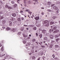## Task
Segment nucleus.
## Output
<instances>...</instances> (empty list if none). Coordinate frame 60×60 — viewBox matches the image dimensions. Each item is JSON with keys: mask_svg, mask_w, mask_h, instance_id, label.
Listing matches in <instances>:
<instances>
[{"mask_svg": "<svg viewBox=\"0 0 60 60\" xmlns=\"http://www.w3.org/2000/svg\"><path fill=\"white\" fill-rule=\"evenodd\" d=\"M22 35L23 37L24 38H26V37L28 36L27 35L25 34H23Z\"/></svg>", "mask_w": 60, "mask_h": 60, "instance_id": "f257e3e1", "label": "nucleus"}, {"mask_svg": "<svg viewBox=\"0 0 60 60\" xmlns=\"http://www.w3.org/2000/svg\"><path fill=\"white\" fill-rule=\"evenodd\" d=\"M56 27L55 26L54 27L53 29L52 30V31H53L54 30H56Z\"/></svg>", "mask_w": 60, "mask_h": 60, "instance_id": "f03ea898", "label": "nucleus"}, {"mask_svg": "<svg viewBox=\"0 0 60 60\" xmlns=\"http://www.w3.org/2000/svg\"><path fill=\"white\" fill-rule=\"evenodd\" d=\"M53 8L55 10H57V8L56 6H54L53 7Z\"/></svg>", "mask_w": 60, "mask_h": 60, "instance_id": "7ed1b4c3", "label": "nucleus"}, {"mask_svg": "<svg viewBox=\"0 0 60 60\" xmlns=\"http://www.w3.org/2000/svg\"><path fill=\"white\" fill-rule=\"evenodd\" d=\"M9 26H11L12 25V22L11 21H9Z\"/></svg>", "mask_w": 60, "mask_h": 60, "instance_id": "20e7f679", "label": "nucleus"}, {"mask_svg": "<svg viewBox=\"0 0 60 60\" xmlns=\"http://www.w3.org/2000/svg\"><path fill=\"white\" fill-rule=\"evenodd\" d=\"M39 17H36L35 18V19L36 20H39Z\"/></svg>", "mask_w": 60, "mask_h": 60, "instance_id": "39448f33", "label": "nucleus"}, {"mask_svg": "<svg viewBox=\"0 0 60 60\" xmlns=\"http://www.w3.org/2000/svg\"><path fill=\"white\" fill-rule=\"evenodd\" d=\"M45 26H48L49 25V22H48L47 23H45Z\"/></svg>", "mask_w": 60, "mask_h": 60, "instance_id": "423d86ee", "label": "nucleus"}, {"mask_svg": "<svg viewBox=\"0 0 60 60\" xmlns=\"http://www.w3.org/2000/svg\"><path fill=\"white\" fill-rule=\"evenodd\" d=\"M50 38L51 39H53V35H50Z\"/></svg>", "mask_w": 60, "mask_h": 60, "instance_id": "0eeeda50", "label": "nucleus"}, {"mask_svg": "<svg viewBox=\"0 0 60 60\" xmlns=\"http://www.w3.org/2000/svg\"><path fill=\"white\" fill-rule=\"evenodd\" d=\"M11 30L12 32H15L16 31V29L15 28H13Z\"/></svg>", "mask_w": 60, "mask_h": 60, "instance_id": "6e6552de", "label": "nucleus"}, {"mask_svg": "<svg viewBox=\"0 0 60 60\" xmlns=\"http://www.w3.org/2000/svg\"><path fill=\"white\" fill-rule=\"evenodd\" d=\"M42 33L43 34H45L46 33V30H43V31L42 32Z\"/></svg>", "mask_w": 60, "mask_h": 60, "instance_id": "1a4fd4ad", "label": "nucleus"}, {"mask_svg": "<svg viewBox=\"0 0 60 60\" xmlns=\"http://www.w3.org/2000/svg\"><path fill=\"white\" fill-rule=\"evenodd\" d=\"M48 20H45L44 21V23L45 24H47L48 23H49V22H48Z\"/></svg>", "mask_w": 60, "mask_h": 60, "instance_id": "9d476101", "label": "nucleus"}, {"mask_svg": "<svg viewBox=\"0 0 60 60\" xmlns=\"http://www.w3.org/2000/svg\"><path fill=\"white\" fill-rule=\"evenodd\" d=\"M52 18L53 19H55L56 18H57V17L56 16H54L52 17Z\"/></svg>", "mask_w": 60, "mask_h": 60, "instance_id": "9b49d317", "label": "nucleus"}, {"mask_svg": "<svg viewBox=\"0 0 60 60\" xmlns=\"http://www.w3.org/2000/svg\"><path fill=\"white\" fill-rule=\"evenodd\" d=\"M6 30L7 31H9V30H11V28L8 27L6 28Z\"/></svg>", "mask_w": 60, "mask_h": 60, "instance_id": "f8f14e48", "label": "nucleus"}, {"mask_svg": "<svg viewBox=\"0 0 60 60\" xmlns=\"http://www.w3.org/2000/svg\"><path fill=\"white\" fill-rule=\"evenodd\" d=\"M12 16H13V17H16V15L15 14H12Z\"/></svg>", "mask_w": 60, "mask_h": 60, "instance_id": "ddd939ff", "label": "nucleus"}, {"mask_svg": "<svg viewBox=\"0 0 60 60\" xmlns=\"http://www.w3.org/2000/svg\"><path fill=\"white\" fill-rule=\"evenodd\" d=\"M59 47V46L58 45H55V47L56 48H58Z\"/></svg>", "mask_w": 60, "mask_h": 60, "instance_id": "4468645a", "label": "nucleus"}, {"mask_svg": "<svg viewBox=\"0 0 60 60\" xmlns=\"http://www.w3.org/2000/svg\"><path fill=\"white\" fill-rule=\"evenodd\" d=\"M42 36V34H40L39 36V37L40 38H41Z\"/></svg>", "mask_w": 60, "mask_h": 60, "instance_id": "2eb2a0df", "label": "nucleus"}, {"mask_svg": "<svg viewBox=\"0 0 60 60\" xmlns=\"http://www.w3.org/2000/svg\"><path fill=\"white\" fill-rule=\"evenodd\" d=\"M44 39L45 41H47L48 38H47V37H45L44 38Z\"/></svg>", "mask_w": 60, "mask_h": 60, "instance_id": "dca6fc26", "label": "nucleus"}, {"mask_svg": "<svg viewBox=\"0 0 60 60\" xmlns=\"http://www.w3.org/2000/svg\"><path fill=\"white\" fill-rule=\"evenodd\" d=\"M22 42L24 44H26V40H23L22 41Z\"/></svg>", "mask_w": 60, "mask_h": 60, "instance_id": "f3484780", "label": "nucleus"}, {"mask_svg": "<svg viewBox=\"0 0 60 60\" xmlns=\"http://www.w3.org/2000/svg\"><path fill=\"white\" fill-rule=\"evenodd\" d=\"M51 4V2H48L47 3V4L48 5H50V4Z\"/></svg>", "mask_w": 60, "mask_h": 60, "instance_id": "a211bd4d", "label": "nucleus"}, {"mask_svg": "<svg viewBox=\"0 0 60 60\" xmlns=\"http://www.w3.org/2000/svg\"><path fill=\"white\" fill-rule=\"evenodd\" d=\"M54 24V22H51L50 23V25H52V24Z\"/></svg>", "mask_w": 60, "mask_h": 60, "instance_id": "6ab92c4d", "label": "nucleus"}, {"mask_svg": "<svg viewBox=\"0 0 60 60\" xmlns=\"http://www.w3.org/2000/svg\"><path fill=\"white\" fill-rule=\"evenodd\" d=\"M21 34V32H19L18 33H17V34L18 35H20Z\"/></svg>", "mask_w": 60, "mask_h": 60, "instance_id": "aec40b11", "label": "nucleus"}, {"mask_svg": "<svg viewBox=\"0 0 60 60\" xmlns=\"http://www.w3.org/2000/svg\"><path fill=\"white\" fill-rule=\"evenodd\" d=\"M59 37V36L58 35H56L55 36V37L56 38H57V37Z\"/></svg>", "mask_w": 60, "mask_h": 60, "instance_id": "412c9836", "label": "nucleus"}, {"mask_svg": "<svg viewBox=\"0 0 60 60\" xmlns=\"http://www.w3.org/2000/svg\"><path fill=\"white\" fill-rule=\"evenodd\" d=\"M17 4H15L13 5V7L14 8H15V7H16V6H17Z\"/></svg>", "mask_w": 60, "mask_h": 60, "instance_id": "4be33fe9", "label": "nucleus"}, {"mask_svg": "<svg viewBox=\"0 0 60 60\" xmlns=\"http://www.w3.org/2000/svg\"><path fill=\"white\" fill-rule=\"evenodd\" d=\"M24 27H22L21 28V30L22 31L24 30Z\"/></svg>", "mask_w": 60, "mask_h": 60, "instance_id": "5701e85b", "label": "nucleus"}, {"mask_svg": "<svg viewBox=\"0 0 60 60\" xmlns=\"http://www.w3.org/2000/svg\"><path fill=\"white\" fill-rule=\"evenodd\" d=\"M5 16H7V15H8V13L7 12H6L5 14Z\"/></svg>", "mask_w": 60, "mask_h": 60, "instance_id": "b1692460", "label": "nucleus"}, {"mask_svg": "<svg viewBox=\"0 0 60 60\" xmlns=\"http://www.w3.org/2000/svg\"><path fill=\"white\" fill-rule=\"evenodd\" d=\"M33 30H36V27H34L33 28Z\"/></svg>", "mask_w": 60, "mask_h": 60, "instance_id": "393cba45", "label": "nucleus"}, {"mask_svg": "<svg viewBox=\"0 0 60 60\" xmlns=\"http://www.w3.org/2000/svg\"><path fill=\"white\" fill-rule=\"evenodd\" d=\"M49 31L50 33H51V32H53V31H52V29H49Z\"/></svg>", "mask_w": 60, "mask_h": 60, "instance_id": "a878e982", "label": "nucleus"}, {"mask_svg": "<svg viewBox=\"0 0 60 60\" xmlns=\"http://www.w3.org/2000/svg\"><path fill=\"white\" fill-rule=\"evenodd\" d=\"M47 11L48 12H51V11H52L51 10L49 9L47 10Z\"/></svg>", "mask_w": 60, "mask_h": 60, "instance_id": "bb28decb", "label": "nucleus"}, {"mask_svg": "<svg viewBox=\"0 0 60 60\" xmlns=\"http://www.w3.org/2000/svg\"><path fill=\"white\" fill-rule=\"evenodd\" d=\"M3 48H4V46H2L1 48V51H3V50H4Z\"/></svg>", "mask_w": 60, "mask_h": 60, "instance_id": "cd10ccee", "label": "nucleus"}, {"mask_svg": "<svg viewBox=\"0 0 60 60\" xmlns=\"http://www.w3.org/2000/svg\"><path fill=\"white\" fill-rule=\"evenodd\" d=\"M5 55V54H4V55H0V57H3V56H4Z\"/></svg>", "mask_w": 60, "mask_h": 60, "instance_id": "c85d7f7f", "label": "nucleus"}, {"mask_svg": "<svg viewBox=\"0 0 60 60\" xmlns=\"http://www.w3.org/2000/svg\"><path fill=\"white\" fill-rule=\"evenodd\" d=\"M6 22V21H5L4 20H3L2 21V23H5Z\"/></svg>", "mask_w": 60, "mask_h": 60, "instance_id": "c756f323", "label": "nucleus"}, {"mask_svg": "<svg viewBox=\"0 0 60 60\" xmlns=\"http://www.w3.org/2000/svg\"><path fill=\"white\" fill-rule=\"evenodd\" d=\"M17 20L19 21H20L21 20H20V19L19 18H18L17 19Z\"/></svg>", "mask_w": 60, "mask_h": 60, "instance_id": "7c9ffc66", "label": "nucleus"}, {"mask_svg": "<svg viewBox=\"0 0 60 60\" xmlns=\"http://www.w3.org/2000/svg\"><path fill=\"white\" fill-rule=\"evenodd\" d=\"M32 59H35V57L34 56H33L32 57Z\"/></svg>", "mask_w": 60, "mask_h": 60, "instance_id": "2f4dec72", "label": "nucleus"}, {"mask_svg": "<svg viewBox=\"0 0 60 60\" xmlns=\"http://www.w3.org/2000/svg\"><path fill=\"white\" fill-rule=\"evenodd\" d=\"M30 37H28L27 38V40H29V39H30Z\"/></svg>", "mask_w": 60, "mask_h": 60, "instance_id": "473e14b6", "label": "nucleus"}, {"mask_svg": "<svg viewBox=\"0 0 60 60\" xmlns=\"http://www.w3.org/2000/svg\"><path fill=\"white\" fill-rule=\"evenodd\" d=\"M8 9H11V7H9L8 6Z\"/></svg>", "mask_w": 60, "mask_h": 60, "instance_id": "72a5a7b5", "label": "nucleus"}, {"mask_svg": "<svg viewBox=\"0 0 60 60\" xmlns=\"http://www.w3.org/2000/svg\"><path fill=\"white\" fill-rule=\"evenodd\" d=\"M60 39L59 38H58V39H56V42H57V41H58V40H60Z\"/></svg>", "mask_w": 60, "mask_h": 60, "instance_id": "f704fd0d", "label": "nucleus"}, {"mask_svg": "<svg viewBox=\"0 0 60 60\" xmlns=\"http://www.w3.org/2000/svg\"><path fill=\"white\" fill-rule=\"evenodd\" d=\"M4 17L2 16H1L0 18V19H4Z\"/></svg>", "mask_w": 60, "mask_h": 60, "instance_id": "c9c22d12", "label": "nucleus"}, {"mask_svg": "<svg viewBox=\"0 0 60 60\" xmlns=\"http://www.w3.org/2000/svg\"><path fill=\"white\" fill-rule=\"evenodd\" d=\"M39 31H43V30H41V28H40L39 29Z\"/></svg>", "mask_w": 60, "mask_h": 60, "instance_id": "e433bc0d", "label": "nucleus"}, {"mask_svg": "<svg viewBox=\"0 0 60 60\" xmlns=\"http://www.w3.org/2000/svg\"><path fill=\"white\" fill-rule=\"evenodd\" d=\"M36 41L35 39H33L32 41L33 42H34V41Z\"/></svg>", "mask_w": 60, "mask_h": 60, "instance_id": "4c0bfd02", "label": "nucleus"}, {"mask_svg": "<svg viewBox=\"0 0 60 60\" xmlns=\"http://www.w3.org/2000/svg\"><path fill=\"white\" fill-rule=\"evenodd\" d=\"M30 11V10H29V9L26 10L25 11Z\"/></svg>", "mask_w": 60, "mask_h": 60, "instance_id": "58836bf2", "label": "nucleus"}, {"mask_svg": "<svg viewBox=\"0 0 60 60\" xmlns=\"http://www.w3.org/2000/svg\"><path fill=\"white\" fill-rule=\"evenodd\" d=\"M8 7H9V6H8L7 5H5V7H6V8H8Z\"/></svg>", "mask_w": 60, "mask_h": 60, "instance_id": "ea45409f", "label": "nucleus"}, {"mask_svg": "<svg viewBox=\"0 0 60 60\" xmlns=\"http://www.w3.org/2000/svg\"><path fill=\"white\" fill-rule=\"evenodd\" d=\"M56 33H57L58 32H59V30H56Z\"/></svg>", "mask_w": 60, "mask_h": 60, "instance_id": "a19ab883", "label": "nucleus"}, {"mask_svg": "<svg viewBox=\"0 0 60 60\" xmlns=\"http://www.w3.org/2000/svg\"><path fill=\"white\" fill-rule=\"evenodd\" d=\"M55 25H53L52 26H51V28H52L53 27H55Z\"/></svg>", "mask_w": 60, "mask_h": 60, "instance_id": "79ce46f5", "label": "nucleus"}, {"mask_svg": "<svg viewBox=\"0 0 60 60\" xmlns=\"http://www.w3.org/2000/svg\"><path fill=\"white\" fill-rule=\"evenodd\" d=\"M31 52H32L33 53H34V50H33L31 51Z\"/></svg>", "mask_w": 60, "mask_h": 60, "instance_id": "37998d69", "label": "nucleus"}, {"mask_svg": "<svg viewBox=\"0 0 60 60\" xmlns=\"http://www.w3.org/2000/svg\"><path fill=\"white\" fill-rule=\"evenodd\" d=\"M53 32V33H54V34H55L56 33V30L55 31L54 30V31Z\"/></svg>", "mask_w": 60, "mask_h": 60, "instance_id": "c03bdc74", "label": "nucleus"}, {"mask_svg": "<svg viewBox=\"0 0 60 60\" xmlns=\"http://www.w3.org/2000/svg\"><path fill=\"white\" fill-rule=\"evenodd\" d=\"M12 19H13V20H15V19L14 18H12Z\"/></svg>", "mask_w": 60, "mask_h": 60, "instance_id": "a18cd8bd", "label": "nucleus"}, {"mask_svg": "<svg viewBox=\"0 0 60 60\" xmlns=\"http://www.w3.org/2000/svg\"><path fill=\"white\" fill-rule=\"evenodd\" d=\"M30 27H33V26H34V25H30Z\"/></svg>", "mask_w": 60, "mask_h": 60, "instance_id": "49530a36", "label": "nucleus"}, {"mask_svg": "<svg viewBox=\"0 0 60 60\" xmlns=\"http://www.w3.org/2000/svg\"><path fill=\"white\" fill-rule=\"evenodd\" d=\"M28 13L29 14H30V15H31V13H32V12H28Z\"/></svg>", "mask_w": 60, "mask_h": 60, "instance_id": "de8ad7c7", "label": "nucleus"}, {"mask_svg": "<svg viewBox=\"0 0 60 60\" xmlns=\"http://www.w3.org/2000/svg\"><path fill=\"white\" fill-rule=\"evenodd\" d=\"M45 57H43V60H45Z\"/></svg>", "mask_w": 60, "mask_h": 60, "instance_id": "09e8293b", "label": "nucleus"}, {"mask_svg": "<svg viewBox=\"0 0 60 60\" xmlns=\"http://www.w3.org/2000/svg\"><path fill=\"white\" fill-rule=\"evenodd\" d=\"M37 26V27H40V25H38Z\"/></svg>", "mask_w": 60, "mask_h": 60, "instance_id": "8fccbe9b", "label": "nucleus"}, {"mask_svg": "<svg viewBox=\"0 0 60 60\" xmlns=\"http://www.w3.org/2000/svg\"><path fill=\"white\" fill-rule=\"evenodd\" d=\"M41 47H42V48H45V46H41Z\"/></svg>", "mask_w": 60, "mask_h": 60, "instance_id": "3c124183", "label": "nucleus"}, {"mask_svg": "<svg viewBox=\"0 0 60 60\" xmlns=\"http://www.w3.org/2000/svg\"><path fill=\"white\" fill-rule=\"evenodd\" d=\"M59 12V10H58L56 12V13H58Z\"/></svg>", "mask_w": 60, "mask_h": 60, "instance_id": "603ef678", "label": "nucleus"}, {"mask_svg": "<svg viewBox=\"0 0 60 60\" xmlns=\"http://www.w3.org/2000/svg\"><path fill=\"white\" fill-rule=\"evenodd\" d=\"M2 27V28L4 29H5V28L4 26H3Z\"/></svg>", "mask_w": 60, "mask_h": 60, "instance_id": "864d4df0", "label": "nucleus"}, {"mask_svg": "<svg viewBox=\"0 0 60 60\" xmlns=\"http://www.w3.org/2000/svg\"><path fill=\"white\" fill-rule=\"evenodd\" d=\"M55 42V41H52L51 42V43H53V42Z\"/></svg>", "mask_w": 60, "mask_h": 60, "instance_id": "5fc2aeb1", "label": "nucleus"}, {"mask_svg": "<svg viewBox=\"0 0 60 60\" xmlns=\"http://www.w3.org/2000/svg\"><path fill=\"white\" fill-rule=\"evenodd\" d=\"M35 1L36 4H37V3H38V1H37V0H36V1Z\"/></svg>", "mask_w": 60, "mask_h": 60, "instance_id": "6e6d98bb", "label": "nucleus"}, {"mask_svg": "<svg viewBox=\"0 0 60 60\" xmlns=\"http://www.w3.org/2000/svg\"><path fill=\"white\" fill-rule=\"evenodd\" d=\"M11 3L12 4H14V2L13 1H12L11 2Z\"/></svg>", "mask_w": 60, "mask_h": 60, "instance_id": "4d7b16f0", "label": "nucleus"}, {"mask_svg": "<svg viewBox=\"0 0 60 60\" xmlns=\"http://www.w3.org/2000/svg\"><path fill=\"white\" fill-rule=\"evenodd\" d=\"M20 13H23V11H20Z\"/></svg>", "mask_w": 60, "mask_h": 60, "instance_id": "13d9d810", "label": "nucleus"}, {"mask_svg": "<svg viewBox=\"0 0 60 60\" xmlns=\"http://www.w3.org/2000/svg\"><path fill=\"white\" fill-rule=\"evenodd\" d=\"M23 26H27V25H24Z\"/></svg>", "mask_w": 60, "mask_h": 60, "instance_id": "bf43d9fd", "label": "nucleus"}, {"mask_svg": "<svg viewBox=\"0 0 60 60\" xmlns=\"http://www.w3.org/2000/svg\"><path fill=\"white\" fill-rule=\"evenodd\" d=\"M59 3H60V2H57V4H59Z\"/></svg>", "mask_w": 60, "mask_h": 60, "instance_id": "052dcab7", "label": "nucleus"}, {"mask_svg": "<svg viewBox=\"0 0 60 60\" xmlns=\"http://www.w3.org/2000/svg\"><path fill=\"white\" fill-rule=\"evenodd\" d=\"M50 41V40H48L47 41V42H49Z\"/></svg>", "mask_w": 60, "mask_h": 60, "instance_id": "680f3d73", "label": "nucleus"}, {"mask_svg": "<svg viewBox=\"0 0 60 60\" xmlns=\"http://www.w3.org/2000/svg\"><path fill=\"white\" fill-rule=\"evenodd\" d=\"M32 49H34V46L32 47Z\"/></svg>", "mask_w": 60, "mask_h": 60, "instance_id": "e2e57ef3", "label": "nucleus"}, {"mask_svg": "<svg viewBox=\"0 0 60 60\" xmlns=\"http://www.w3.org/2000/svg\"><path fill=\"white\" fill-rule=\"evenodd\" d=\"M54 4H52V5H51V6L52 7V6H54Z\"/></svg>", "mask_w": 60, "mask_h": 60, "instance_id": "0e129e2a", "label": "nucleus"}, {"mask_svg": "<svg viewBox=\"0 0 60 60\" xmlns=\"http://www.w3.org/2000/svg\"><path fill=\"white\" fill-rule=\"evenodd\" d=\"M2 45H1V44H0V47H1Z\"/></svg>", "mask_w": 60, "mask_h": 60, "instance_id": "69168bd1", "label": "nucleus"}, {"mask_svg": "<svg viewBox=\"0 0 60 60\" xmlns=\"http://www.w3.org/2000/svg\"><path fill=\"white\" fill-rule=\"evenodd\" d=\"M52 46L51 45H50L49 46L50 48H52Z\"/></svg>", "mask_w": 60, "mask_h": 60, "instance_id": "338daca9", "label": "nucleus"}, {"mask_svg": "<svg viewBox=\"0 0 60 60\" xmlns=\"http://www.w3.org/2000/svg\"><path fill=\"white\" fill-rule=\"evenodd\" d=\"M40 60V58H38V59L37 60Z\"/></svg>", "mask_w": 60, "mask_h": 60, "instance_id": "774afa93", "label": "nucleus"}]
</instances>
